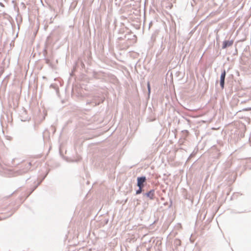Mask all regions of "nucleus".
<instances>
[{
  "label": "nucleus",
  "mask_w": 251,
  "mask_h": 251,
  "mask_svg": "<svg viewBox=\"0 0 251 251\" xmlns=\"http://www.w3.org/2000/svg\"><path fill=\"white\" fill-rule=\"evenodd\" d=\"M31 166V162H25L21 165L19 169H15L14 170V176H17L19 175H22L25 173H26L30 169Z\"/></svg>",
  "instance_id": "1"
},
{
  "label": "nucleus",
  "mask_w": 251,
  "mask_h": 251,
  "mask_svg": "<svg viewBox=\"0 0 251 251\" xmlns=\"http://www.w3.org/2000/svg\"><path fill=\"white\" fill-rule=\"evenodd\" d=\"M105 97L103 96L95 95L91 100H88L86 105L92 104L93 107L100 105L104 102Z\"/></svg>",
  "instance_id": "2"
},
{
  "label": "nucleus",
  "mask_w": 251,
  "mask_h": 251,
  "mask_svg": "<svg viewBox=\"0 0 251 251\" xmlns=\"http://www.w3.org/2000/svg\"><path fill=\"white\" fill-rule=\"evenodd\" d=\"M137 37L136 35L133 34L131 31H127L126 33L124 35V37H119L118 40H132V43H133L136 42Z\"/></svg>",
  "instance_id": "3"
},
{
  "label": "nucleus",
  "mask_w": 251,
  "mask_h": 251,
  "mask_svg": "<svg viewBox=\"0 0 251 251\" xmlns=\"http://www.w3.org/2000/svg\"><path fill=\"white\" fill-rule=\"evenodd\" d=\"M116 20L113 17H106L105 19V27L109 29L110 26L115 28L116 27Z\"/></svg>",
  "instance_id": "4"
},
{
  "label": "nucleus",
  "mask_w": 251,
  "mask_h": 251,
  "mask_svg": "<svg viewBox=\"0 0 251 251\" xmlns=\"http://www.w3.org/2000/svg\"><path fill=\"white\" fill-rule=\"evenodd\" d=\"M143 200H145V198H148L150 200H153L155 198V190L152 189L149 191L143 193Z\"/></svg>",
  "instance_id": "5"
},
{
  "label": "nucleus",
  "mask_w": 251,
  "mask_h": 251,
  "mask_svg": "<svg viewBox=\"0 0 251 251\" xmlns=\"http://www.w3.org/2000/svg\"><path fill=\"white\" fill-rule=\"evenodd\" d=\"M137 186L144 187L147 184V177L145 176H141L137 177Z\"/></svg>",
  "instance_id": "6"
},
{
  "label": "nucleus",
  "mask_w": 251,
  "mask_h": 251,
  "mask_svg": "<svg viewBox=\"0 0 251 251\" xmlns=\"http://www.w3.org/2000/svg\"><path fill=\"white\" fill-rule=\"evenodd\" d=\"M226 76V71L225 69H223L222 70V73L220 78V85L222 89H224L225 88Z\"/></svg>",
  "instance_id": "7"
},
{
  "label": "nucleus",
  "mask_w": 251,
  "mask_h": 251,
  "mask_svg": "<svg viewBox=\"0 0 251 251\" xmlns=\"http://www.w3.org/2000/svg\"><path fill=\"white\" fill-rule=\"evenodd\" d=\"M234 42L233 40H224L223 42L222 45V49H226L230 46H231Z\"/></svg>",
  "instance_id": "8"
},
{
  "label": "nucleus",
  "mask_w": 251,
  "mask_h": 251,
  "mask_svg": "<svg viewBox=\"0 0 251 251\" xmlns=\"http://www.w3.org/2000/svg\"><path fill=\"white\" fill-rule=\"evenodd\" d=\"M138 187V189L136 190L135 192V195H138L141 194H143V192L144 191V189L143 187L140 186H137Z\"/></svg>",
  "instance_id": "9"
},
{
  "label": "nucleus",
  "mask_w": 251,
  "mask_h": 251,
  "mask_svg": "<svg viewBox=\"0 0 251 251\" xmlns=\"http://www.w3.org/2000/svg\"><path fill=\"white\" fill-rule=\"evenodd\" d=\"M181 243V242L180 240H179L178 239H175L174 240V245L176 248H177V247L180 246Z\"/></svg>",
  "instance_id": "10"
},
{
  "label": "nucleus",
  "mask_w": 251,
  "mask_h": 251,
  "mask_svg": "<svg viewBox=\"0 0 251 251\" xmlns=\"http://www.w3.org/2000/svg\"><path fill=\"white\" fill-rule=\"evenodd\" d=\"M92 76L96 79H100V73L96 71L92 72Z\"/></svg>",
  "instance_id": "11"
},
{
  "label": "nucleus",
  "mask_w": 251,
  "mask_h": 251,
  "mask_svg": "<svg viewBox=\"0 0 251 251\" xmlns=\"http://www.w3.org/2000/svg\"><path fill=\"white\" fill-rule=\"evenodd\" d=\"M50 88H51L54 89L56 92V93H58L59 92V87L56 84H51L50 85Z\"/></svg>",
  "instance_id": "12"
},
{
  "label": "nucleus",
  "mask_w": 251,
  "mask_h": 251,
  "mask_svg": "<svg viewBox=\"0 0 251 251\" xmlns=\"http://www.w3.org/2000/svg\"><path fill=\"white\" fill-rule=\"evenodd\" d=\"M41 181L38 182L37 184H36L33 188H32L31 191L29 193V194L27 195V197H29L31 193L37 188V187L40 185Z\"/></svg>",
  "instance_id": "13"
},
{
  "label": "nucleus",
  "mask_w": 251,
  "mask_h": 251,
  "mask_svg": "<svg viewBox=\"0 0 251 251\" xmlns=\"http://www.w3.org/2000/svg\"><path fill=\"white\" fill-rule=\"evenodd\" d=\"M15 19L18 25L22 22V17H15Z\"/></svg>",
  "instance_id": "14"
},
{
  "label": "nucleus",
  "mask_w": 251,
  "mask_h": 251,
  "mask_svg": "<svg viewBox=\"0 0 251 251\" xmlns=\"http://www.w3.org/2000/svg\"><path fill=\"white\" fill-rule=\"evenodd\" d=\"M147 88L148 95H150L151 92V87L149 81L147 83Z\"/></svg>",
  "instance_id": "15"
},
{
  "label": "nucleus",
  "mask_w": 251,
  "mask_h": 251,
  "mask_svg": "<svg viewBox=\"0 0 251 251\" xmlns=\"http://www.w3.org/2000/svg\"><path fill=\"white\" fill-rule=\"evenodd\" d=\"M251 111V107H247V108H244L241 110H239L237 113H239V112H242V111Z\"/></svg>",
  "instance_id": "16"
},
{
  "label": "nucleus",
  "mask_w": 251,
  "mask_h": 251,
  "mask_svg": "<svg viewBox=\"0 0 251 251\" xmlns=\"http://www.w3.org/2000/svg\"><path fill=\"white\" fill-rule=\"evenodd\" d=\"M23 116L22 117H23V119H22V121H25L28 120V117H24V116H25L26 114H22Z\"/></svg>",
  "instance_id": "17"
},
{
  "label": "nucleus",
  "mask_w": 251,
  "mask_h": 251,
  "mask_svg": "<svg viewBox=\"0 0 251 251\" xmlns=\"http://www.w3.org/2000/svg\"><path fill=\"white\" fill-rule=\"evenodd\" d=\"M148 202H147V201H145L144 203H143V207H144L145 209H146V208L148 207Z\"/></svg>",
  "instance_id": "18"
},
{
  "label": "nucleus",
  "mask_w": 251,
  "mask_h": 251,
  "mask_svg": "<svg viewBox=\"0 0 251 251\" xmlns=\"http://www.w3.org/2000/svg\"><path fill=\"white\" fill-rule=\"evenodd\" d=\"M134 26L136 29H140V24L134 25Z\"/></svg>",
  "instance_id": "19"
},
{
  "label": "nucleus",
  "mask_w": 251,
  "mask_h": 251,
  "mask_svg": "<svg viewBox=\"0 0 251 251\" xmlns=\"http://www.w3.org/2000/svg\"><path fill=\"white\" fill-rule=\"evenodd\" d=\"M99 19L101 21V17H99V16H97V17H95V20L97 21H99Z\"/></svg>",
  "instance_id": "20"
},
{
  "label": "nucleus",
  "mask_w": 251,
  "mask_h": 251,
  "mask_svg": "<svg viewBox=\"0 0 251 251\" xmlns=\"http://www.w3.org/2000/svg\"><path fill=\"white\" fill-rule=\"evenodd\" d=\"M108 222H109V219H104V224H106V225L107 224Z\"/></svg>",
  "instance_id": "21"
},
{
  "label": "nucleus",
  "mask_w": 251,
  "mask_h": 251,
  "mask_svg": "<svg viewBox=\"0 0 251 251\" xmlns=\"http://www.w3.org/2000/svg\"><path fill=\"white\" fill-rule=\"evenodd\" d=\"M23 112L22 113V114H26V113H27V111L25 109V108H23Z\"/></svg>",
  "instance_id": "22"
},
{
  "label": "nucleus",
  "mask_w": 251,
  "mask_h": 251,
  "mask_svg": "<svg viewBox=\"0 0 251 251\" xmlns=\"http://www.w3.org/2000/svg\"><path fill=\"white\" fill-rule=\"evenodd\" d=\"M152 24V22L151 21H150V22L149 23V27H150L151 26Z\"/></svg>",
  "instance_id": "23"
},
{
  "label": "nucleus",
  "mask_w": 251,
  "mask_h": 251,
  "mask_svg": "<svg viewBox=\"0 0 251 251\" xmlns=\"http://www.w3.org/2000/svg\"><path fill=\"white\" fill-rule=\"evenodd\" d=\"M244 212V211H238V212H234V213H241Z\"/></svg>",
  "instance_id": "24"
},
{
  "label": "nucleus",
  "mask_w": 251,
  "mask_h": 251,
  "mask_svg": "<svg viewBox=\"0 0 251 251\" xmlns=\"http://www.w3.org/2000/svg\"><path fill=\"white\" fill-rule=\"evenodd\" d=\"M52 23V17H51L50 18V23Z\"/></svg>",
  "instance_id": "25"
},
{
  "label": "nucleus",
  "mask_w": 251,
  "mask_h": 251,
  "mask_svg": "<svg viewBox=\"0 0 251 251\" xmlns=\"http://www.w3.org/2000/svg\"><path fill=\"white\" fill-rule=\"evenodd\" d=\"M30 177L25 178V180L26 181H27L28 179H30Z\"/></svg>",
  "instance_id": "26"
},
{
  "label": "nucleus",
  "mask_w": 251,
  "mask_h": 251,
  "mask_svg": "<svg viewBox=\"0 0 251 251\" xmlns=\"http://www.w3.org/2000/svg\"><path fill=\"white\" fill-rule=\"evenodd\" d=\"M146 18V17H145V16H144V17H143V19H144V23H145V22Z\"/></svg>",
  "instance_id": "27"
},
{
  "label": "nucleus",
  "mask_w": 251,
  "mask_h": 251,
  "mask_svg": "<svg viewBox=\"0 0 251 251\" xmlns=\"http://www.w3.org/2000/svg\"><path fill=\"white\" fill-rule=\"evenodd\" d=\"M170 202H171V204H170V207L172 205V202H173L172 201H170Z\"/></svg>",
  "instance_id": "28"
},
{
  "label": "nucleus",
  "mask_w": 251,
  "mask_h": 251,
  "mask_svg": "<svg viewBox=\"0 0 251 251\" xmlns=\"http://www.w3.org/2000/svg\"><path fill=\"white\" fill-rule=\"evenodd\" d=\"M245 102H246V101H245V100H244V101H241V103H243Z\"/></svg>",
  "instance_id": "29"
},
{
  "label": "nucleus",
  "mask_w": 251,
  "mask_h": 251,
  "mask_svg": "<svg viewBox=\"0 0 251 251\" xmlns=\"http://www.w3.org/2000/svg\"><path fill=\"white\" fill-rule=\"evenodd\" d=\"M0 5L3 6V5L2 4V3L1 2H0Z\"/></svg>",
  "instance_id": "30"
},
{
  "label": "nucleus",
  "mask_w": 251,
  "mask_h": 251,
  "mask_svg": "<svg viewBox=\"0 0 251 251\" xmlns=\"http://www.w3.org/2000/svg\"><path fill=\"white\" fill-rule=\"evenodd\" d=\"M50 35H49V36H48V37H47V39H49V38H50Z\"/></svg>",
  "instance_id": "31"
},
{
  "label": "nucleus",
  "mask_w": 251,
  "mask_h": 251,
  "mask_svg": "<svg viewBox=\"0 0 251 251\" xmlns=\"http://www.w3.org/2000/svg\"><path fill=\"white\" fill-rule=\"evenodd\" d=\"M28 20L29 21H30V17H28Z\"/></svg>",
  "instance_id": "32"
},
{
  "label": "nucleus",
  "mask_w": 251,
  "mask_h": 251,
  "mask_svg": "<svg viewBox=\"0 0 251 251\" xmlns=\"http://www.w3.org/2000/svg\"><path fill=\"white\" fill-rule=\"evenodd\" d=\"M82 66H84V63H82Z\"/></svg>",
  "instance_id": "33"
},
{
  "label": "nucleus",
  "mask_w": 251,
  "mask_h": 251,
  "mask_svg": "<svg viewBox=\"0 0 251 251\" xmlns=\"http://www.w3.org/2000/svg\"><path fill=\"white\" fill-rule=\"evenodd\" d=\"M46 177V176H45L43 178V179H44L45 177Z\"/></svg>",
  "instance_id": "34"
},
{
  "label": "nucleus",
  "mask_w": 251,
  "mask_h": 251,
  "mask_svg": "<svg viewBox=\"0 0 251 251\" xmlns=\"http://www.w3.org/2000/svg\"><path fill=\"white\" fill-rule=\"evenodd\" d=\"M36 180V179H35L34 180V182H35Z\"/></svg>",
  "instance_id": "35"
}]
</instances>
